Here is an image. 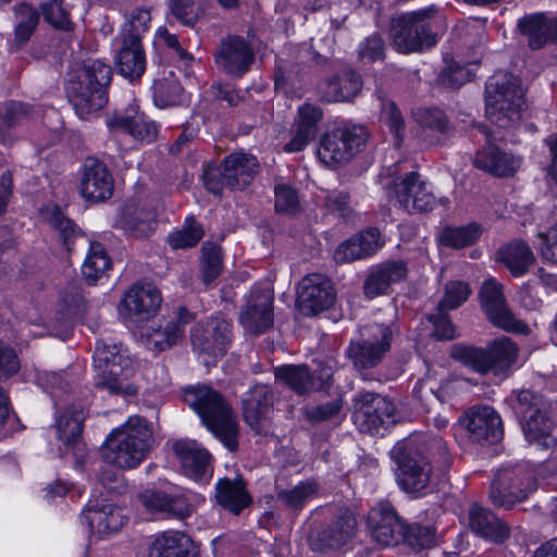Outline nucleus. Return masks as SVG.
<instances>
[{"mask_svg":"<svg viewBox=\"0 0 557 557\" xmlns=\"http://www.w3.org/2000/svg\"><path fill=\"white\" fill-rule=\"evenodd\" d=\"M183 399L227 450H238L239 426L236 414L220 392L208 385L189 386L184 389Z\"/></svg>","mask_w":557,"mask_h":557,"instance_id":"obj_1","label":"nucleus"},{"mask_svg":"<svg viewBox=\"0 0 557 557\" xmlns=\"http://www.w3.org/2000/svg\"><path fill=\"white\" fill-rule=\"evenodd\" d=\"M183 399L227 450H238L239 426L236 414L220 392L208 385L189 386L184 389Z\"/></svg>","mask_w":557,"mask_h":557,"instance_id":"obj_2","label":"nucleus"},{"mask_svg":"<svg viewBox=\"0 0 557 557\" xmlns=\"http://www.w3.org/2000/svg\"><path fill=\"white\" fill-rule=\"evenodd\" d=\"M150 423L143 417L133 416L106 441V461L120 469L137 467L147 456L152 442Z\"/></svg>","mask_w":557,"mask_h":557,"instance_id":"obj_3","label":"nucleus"},{"mask_svg":"<svg viewBox=\"0 0 557 557\" xmlns=\"http://www.w3.org/2000/svg\"><path fill=\"white\" fill-rule=\"evenodd\" d=\"M490 91V123L508 129L518 125L527 109L525 90L521 79L509 72L493 75Z\"/></svg>","mask_w":557,"mask_h":557,"instance_id":"obj_4","label":"nucleus"},{"mask_svg":"<svg viewBox=\"0 0 557 557\" xmlns=\"http://www.w3.org/2000/svg\"><path fill=\"white\" fill-rule=\"evenodd\" d=\"M97 370L94 384L97 388L108 389L111 394L133 396L137 387L128 382L134 373L131 358L121 352L116 345L98 341L94 352Z\"/></svg>","mask_w":557,"mask_h":557,"instance_id":"obj_5","label":"nucleus"},{"mask_svg":"<svg viewBox=\"0 0 557 557\" xmlns=\"http://www.w3.org/2000/svg\"><path fill=\"white\" fill-rule=\"evenodd\" d=\"M438 13L436 5H430L394 17L391 23V37L395 49L410 53L431 48L436 44L431 20Z\"/></svg>","mask_w":557,"mask_h":557,"instance_id":"obj_6","label":"nucleus"},{"mask_svg":"<svg viewBox=\"0 0 557 557\" xmlns=\"http://www.w3.org/2000/svg\"><path fill=\"white\" fill-rule=\"evenodd\" d=\"M259 171V161L250 153L233 152L220 164H209L202 174L205 187L216 196H222L224 187L243 190L251 184Z\"/></svg>","mask_w":557,"mask_h":557,"instance_id":"obj_7","label":"nucleus"},{"mask_svg":"<svg viewBox=\"0 0 557 557\" xmlns=\"http://www.w3.org/2000/svg\"><path fill=\"white\" fill-rule=\"evenodd\" d=\"M393 336L391 325H367L360 337L349 343L346 356L358 371L376 368L391 350Z\"/></svg>","mask_w":557,"mask_h":557,"instance_id":"obj_8","label":"nucleus"},{"mask_svg":"<svg viewBox=\"0 0 557 557\" xmlns=\"http://www.w3.org/2000/svg\"><path fill=\"white\" fill-rule=\"evenodd\" d=\"M395 405L385 396L358 391L351 398V420L361 433L379 434L395 422Z\"/></svg>","mask_w":557,"mask_h":557,"instance_id":"obj_9","label":"nucleus"},{"mask_svg":"<svg viewBox=\"0 0 557 557\" xmlns=\"http://www.w3.org/2000/svg\"><path fill=\"white\" fill-rule=\"evenodd\" d=\"M368 137L362 125L336 127L321 138L318 157L327 166L346 164L363 149Z\"/></svg>","mask_w":557,"mask_h":557,"instance_id":"obj_10","label":"nucleus"},{"mask_svg":"<svg viewBox=\"0 0 557 557\" xmlns=\"http://www.w3.org/2000/svg\"><path fill=\"white\" fill-rule=\"evenodd\" d=\"M356 534V518L351 512L345 510L327 522L310 524L306 542L312 552L323 554L343 549L352 542Z\"/></svg>","mask_w":557,"mask_h":557,"instance_id":"obj_11","label":"nucleus"},{"mask_svg":"<svg viewBox=\"0 0 557 557\" xmlns=\"http://www.w3.org/2000/svg\"><path fill=\"white\" fill-rule=\"evenodd\" d=\"M533 474L524 467L503 466L493 474L490 485V500L500 507L509 508L524 500L534 491Z\"/></svg>","mask_w":557,"mask_h":557,"instance_id":"obj_12","label":"nucleus"},{"mask_svg":"<svg viewBox=\"0 0 557 557\" xmlns=\"http://www.w3.org/2000/svg\"><path fill=\"white\" fill-rule=\"evenodd\" d=\"M393 459L397 465L396 481L403 491L414 494L428 486L432 472L428 456L417 454L413 446L399 443L393 449Z\"/></svg>","mask_w":557,"mask_h":557,"instance_id":"obj_13","label":"nucleus"},{"mask_svg":"<svg viewBox=\"0 0 557 557\" xmlns=\"http://www.w3.org/2000/svg\"><path fill=\"white\" fill-rule=\"evenodd\" d=\"M255 61L252 45L237 35L222 38L214 52L218 70L233 79L244 77L251 70Z\"/></svg>","mask_w":557,"mask_h":557,"instance_id":"obj_14","label":"nucleus"},{"mask_svg":"<svg viewBox=\"0 0 557 557\" xmlns=\"http://www.w3.org/2000/svg\"><path fill=\"white\" fill-rule=\"evenodd\" d=\"M274 393L267 384H256L249 388L242 399L245 422L258 435L268 436L273 433L271 412Z\"/></svg>","mask_w":557,"mask_h":557,"instance_id":"obj_15","label":"nucleus"},{"mask_svg":"<svg viewBox=\"0 0 557 557\" xmlns=\"http://www.w3.org/2000/svg\"><path fill=\"white\" fill-rule=\"evenodd\" d=\"M336 299L335 290L327 276L310 273L301 278L297 289V306L305 317L317 315L330 309Z\"/></svg>","mask_w":557,"mask_h":557,"instance_id":"obj_16","label":"nucleus"},{"mask_svg":"<svg viewBox=\"0 0 557 557\" xmlns=\"http://www.w3.org/2000/svg\"><path fill=\"white\" fill-rule=\"evenodd\" d=\"M394 195L397 203L409 213L431 211L435 206V197L425 182L420 180L418 172L406 173L396 178L391 186L389 196Z\"/></svg>","mask_w":557,"mask_h":557,"instance_id":"obj_17","label":"nucleus"},{"mask_svg":"<svg viewBox=\"0 0 557 557\" xmlns=\"http://www.w3.org/2000/svg\"><path fill=\"white\" fill-rule=\"evenodd\" d=\"M232 341V324L224 318L215 317L197 323L190 331L194 350L211 357L223 356Z\"/></svg>","mask_w":557,"mask_h":557,"instance_id":"obj_18","label":"nucleus"},{"mask_svg":"<svg viewBox=\"0 0 557 557\" xmlns=\"http://www.w3.org/2000/svg\"><path fill=\"white\" fill-rule=\"evenodd\" d=\"M172 448L185 476L195 482H208L211 479L212 456L208 449L193 440H178Z\"/></svg>","mask_w":557,"mask_h":557,"instance_id":"obj_19","label":"nucleus"},{"mask_svg":"<svg viewBox=\"0 0 557 557\" xmlns=\"http://www.w3.org/2000/svg\"><path fill=\"white\" fill-rule=\"evenodd\" d=\"M114 190V178L107 165L95 157L84 161L79 191L90 202H102L111 198Z\"/></svg>","mask_w":557,"mask_h":557,"instance_id":"obj_20","label":"nucleus"},{"mask_svg":"<svg viewBox=\"0 0 557 557\" xmlns=\"http://www.w3.org/2000/svg\"><path fill=\"white\" fill-rule=\"evenodd\" d=\"M239 321L252 334L269 330L273 325V293L267 288H252Z\"/></svg>","mask_w":557,"mask_h":557,"instance_id":"obj_21","label":"nucleus"},{"mask_svg":"<svg viewBox=\"0 0 557 557\" xmlns=\"http://www.w3.org/2000/svg\"><path fill=\"white\" fill-rule=\"evenodd\" d=\"M368 528L375 542L395 546L401 542L405 524L388 503H380L368 516Z\"/></svg>","mask_w":557,"mask_h":557,"instance_id":"obj_22","label":"nucleus"},{"mask_svg":"<svg viewBox=\"0 0 557 557\" xmlns=\"http://www.w3.org/2000/svg\"><path fill=\"white\" fill-rule=\"evenodd\" d=\"M490 323L494 326L515 334L528 335L531 330L518 319L510 309L504 293V285L490 277Z\"/></svg>","mask_w":557,"mask_h":557,"instance_id":"obj_23","label":"nucleus"},{"mask_svg":"<svg viewBox=\"0 0 557 557\" xmlns=\"http://www.w3.org/2000/svg\"><path fill=\"white\" fill-rule=\"evenodd\" d=\"M362 85L361 75L348 69L323 79L318 85L317 92L323 102H345L352 100L361 91Z\"/></svg>","mask_w":557,"mask_h":557,"instance_id":"obj_24","label":"nucleus"},{"mask_svg":"<svg viewBox=\"0 0 557 557\" xmlns=\"http://www.w3.org/2000/svg\"><path fill=\"white\" fill-rule=\"evenodd\" d=\"M69 101L81 119H87L90 114L101 110L108 102V95L84 82L75 74L66 85Z\"/></svg>","mask_w":557,"mask_h":557,"instance_id":"obj_25","label":"nucleus"},{"mask_svg":"<svg viewBox=\"0 0 557 557\" xmlns=\"http://www.w3.org/2000/svg\"><path fill=\"white\" fill-rule=\"evenodd\" d=\"M407 263L403 260L386 261L373 268L363 282V293L368 299H373L389 293L394 283L406 278Z\"/></svg>","mask_w":557,"mask_h":557,"instance_id":"obj_26","label":"nucleus"},{"mask_svg":"<svg viewBox=\"0 0 557 557\" xmlns=\"http://www.w3.org/2000/svg\"><path fill=\"white\" fill-rule=\"evenodd\" d=\"M214 497L216 504L236 516L252 504V497L247 491L246 481L242 475H237L235 479H219L215 484Z\"/></svg>","mask_w":557,"mask_h":557,"instance_id":"obj_27","label":"nucleus"},{"mask_svg":"<svg viewBox=\"0 0 557 557\" xmlns=\"http://www.w3.org/2000/svg\"><path fill=\"white\" fill-rule=\"evenodd\" d=\"M161 295L151 284H134L120 302V311L127 315L153 313L161 304Z\"/></svg>","mask_w":557,"mask_h":557,"instance_id":"obj_28","label":"nucleus"},{"mask_svg":"<svg viewBox=\"0 0 557 557\" xmlns=\"http://www.w3.org/2000/svg\"><path fill=\"white\" fill-rule=\"evenodd\" d=\"M323 117V111L319 106L305 103L298 109V123L295 135L285 145L287 152L304 150L315 138L319 122Z\"/></svg>","mask_w":557,"mask_h":557,"instance_id":"obj_29","label":"nucleus"},{"mask_svg":"<svg viewBox=\"0 0 557 557\" xmlns=\"http://www.w3.org/2000/svg\"><path fill=\"white\" fill-rule=\"evenodd\" d=\"M554 421L546 408H537L523 419L522 431L525 440L540 449L547 450L556 445L553 436Z\"/></svg>","mask_w":557,"mask_h":557,"instance_id":"obj_30","label":"nucleus"},{"mask_svg":"<svg viewBox=\"0 0 557 557\" xmlns=\"http://www.w3.org/2000/svg\"><path fill=\"white\" fill-rule=\"evenodd\" d=\"M495 260L504 264L512 276L520 277L535 263V256L525 242L512 240L498 249Z\"/></svg>","mask_w":557,"mask_h":557,"instance_id":"obj_31","label":"nucleus"},{"mask_svg":"<svg viewBox=\"0 0 557 557\" xmlns=\"http://www.w3.org/2000/svg\"><path fill=\"white\" fill-rule=\"evenodd\" d=\"M149 557H198V550L188 535L168 531L152 542Z\"/></svg>","mask_w":557,"mask_h":557,"instance_id":"obj_32","label":"nucleus"},{"mask_svg":"<svg viewBox=\"0 0 557 557\" xmlns=\"http://www.w3.org/2000/svg\"><path fill=\"white\" fill-rule=\"evenodd\" d=\"M117 224L123 231L135 238L148 237L157 226V213L150 208L126 206Z\"/></svg>","mask_w":557,"mask_h":557,"instance_id":"obj_33","label":"nucleus"},{"mask_svg":"<svg viewBox=\"0 0 557 557\" xmlns=\"http://www.w3.org/2000/svg\"><path fill=\"white\" fill-rule=\"evenodd\" d=\"M90 529L99 535H110L119 532L124 525L126 518L122 509L112 504L101 507H87L84 511Z\"/></svg>","mask_w":557,"mask_h":557,"instance_id":"obj_34","label":"nucleus"},{"mask_svg":"<svg viewBox=\"0 0 557 557\" xmlns=\"http://www.w3.org/2000/svg\"><path fill=\"white\" fill-rule=\"evenodd\" d=\"M517 345L507 336L494 339L490 344V373L497 381H503L511 372V368L517 360Z\"/></svg>","mask_w":557,"mask_h":557,"instance_id":"obj_35","label":"nucleus"},{"mask_svg":"<svg viewBox=\"0 0 557 557\" xmlns=\"http://www.w3.org/2000/svg\"><path fill=\"white\" fill-rule=\"evenodd\" d=\"M41 215L50 227L57 232L61 244L67 250H71L76 239L84 235L81 227L57 205H48L42 208Z\"/></svg>","mask_w":557,"mask_h":557,"instance_id":"obj_36","label":"nucleus"},{"mask_svg":"<svg viewBox=\"0 0 557 557\" xmlns=\"http://www.w3.org/2000/svg\"><path fill=\"white\" fill-rule=\"evenodd\" d=\"M144 505L151 511H159L168 516L184 519L190 516L193 506L184 495H171L161 491H153L144 496Z\"/></svg>","mask_w":557,"mask_h":557,"instance_id":"obj_37","label":"nucleus"},{"mask_svg":"<svg viewBox=\"0 0 557 557\" xmlns=\"http://www.w3.org/2000/svg\"><path fill=\"white\" fill-rule=\"evenodd\" d=\"M117 72L129 81L139 78L146 70V57L141 44L121 40L115 57Z\"/></svg>","mask_w":557,"mask_h":557,"instance_id":"obj_38","label":"nucleus"},{"mask_svg":"<svg viewBox=\"0 0 557 557\" xmlns=\"http://www.w3.org/2000/svg\"><path fill=\"white\" fill-rule=\"evenodd\" d=\"M471 49L473 50V57L478 54L479 58H475L467 65L460 64L456 61L449 62L438 74L437 83L441 86L450 89H458L474 77L473 69H471V66L478 65L481 62L484 55V48L480 44L478 47H471Z\"/></svg>","mask_w":557,"mask_h":557,"instance_id":"obj_39","label":"nucleus"},{"mask_svg":"<svg viewBox=\"0 0 557 557\" xmlns=\"http://www.w3.org/2000/svg\"><path fill=\"white\" fill-rule=\"evenodd\" d=\"M406 444L413 446L417 454L428 456L430 458V466L434 462L442 470H446L453 462L446 442L437 435L418 436L408 440Z\"/></svg>","mask_w":557,"mask_h":557,"instance_id":"obj_40","label":"nucleus"},{"mask_svg":"<svg viewBox=\"0 0 557 557\" xmlns=\"http://www.w3.org/2000/svg\"><path fill=\"white\" fill-rule=\"evenodd\" d=\"M195 318V313L186 307H180L175 321L166 324L162 331L158 330L153 335H150V342L158 350H165L176 345L183 338L185 326L191 323Z\"/></svg>","mask_w":557,"mask_h":557,"instance_id":"obj_41","label":"nucleus"},{"mask_svg":"<svg viewBox=\"0 0 557 557\" xmlns=\"http://www.w3.org/2000/svg\"><path fill=\"white\" fill-rule=\"evenodd\" d=\"M556 22L548 20L543 13L530 14L519 20L518 27L529 38L532 49H540L550 38Z\"/></svg>","mask_w":557,"mask_h":557,"instance_id":"obj_42","label":"nucleus"},{"mask_svg":"<svg viewBox=\"0 0 557 557\" xmlns=\"http://www.w3.org/2000/svg\"><path fill=\"white\" fill-rule=\"evenodd\" d=\"M277 502L293 513L300 512L304 507L317 496L318 484L314 481H301L293 488L276 487Z\"/></svg>","mask_w":557,"mask_h":557,"instance_id":"obj_43","label":"nucleus"},{"mask_svg":"<svg viewBox=\"0 0 557 557\" xmlns=\"http://www.w3.org/2000/svg\"><path fill=\"white\" fill-rule=\"evenodd\" d=\"M275 381L288 386L295 393L304 395L313 387L311 372L306 364H284L274 369Z\"/></svg>","mask_w":557,"mask_h":557,"instance_id":"obj_44","label":"nucleus"},{"mask_svg":"<svg viewBox=\"0 0 557 557\" xmlns=\"http://www.w3.org/2000/svg\"><path fill=\"white\" fill-rule=\"evenodd\" d=\"M482 233V225L475 222L462 226L447 225L440 234V243L449 248L462 249L475 244Z\"/></svg>","mask_w":557,"mask_h":557,"instance_id":"obj_45","label":"nucleus"},{"mask_svg":"<svg viewBox=\"0 0 557 557\" xmlns=\"http://www.w3.org/2000/svg\"><path fill=\"white\" fill-rule=\"evenodd\" d=\"M86 414L82 407H67L57 421L58 437L63 443H73L81 437Z\"/></svg>","mask_w":557,"mask_h":557,"instance_id":"obj_46","label":"nucleus"},{"mask_svg":"<svg viewBox=\"0 0 557 557\" xmlns=\"http://www.w3.org/2000/svg\"><path fill=\"white\" fill-rule=\"evenodd\" d=\"M449 357L474 372L487 373V350L484 348L457 343L450 347Z\"/></svg>","mask_w":557,"mask_h":557,"instance_id":"obj_47","label":"nucleus"},{"mask_svg":"<svg viewBox=\"0 0 557 557\" xmlns=\"http://www.w3.org/2000/svg\"><path fill=\"white\" fill-rule=\"evenodd\" d=\"M459 420L468 431L471 441L482 443L487 440V406H472L465 411Z\"/></svg>","mask_w":557,"mask_h":557,"instance_id":"obj_48","label":"nucleus"},{"mask_svg":"<svg viewBox=\"0 0 557 557\" xmlns=\"http://www.w3.org/2000/svg\"><path fill=\"white\" fill-rule=\"evenodd\" d=\"M58 306V312L64 321L81 318L87 308L82 289L75 285H70L62 292Z\"/></svg>","mask_w":557,"mask_h":557,"instance_id":"obj_49","label":"nucleus"},{"mask_svg":"<svg viewBox=\"0 0 557 557\" xmlns=\"http://www.w3.org/2000/svg\"><path fill=\"white\" fill-rule=\"evenodd\" d=\"M16 24L14 28V41L17 47L25 45L39 23V12L22 3L15 8Z\"/></svg>","mask_w":557,"mask_h":557,"instance_id":"obj_50","label":"nucleus"},{"mask_svg":"<svg viewBox=\"0 0 557 557\" xmlns=\"http://www.w3.org/2000/svg\"><path fill=\"white\" fill-rule=\"evenodd\" d=\"M76 75L82 77L84 82L103 91L108 95L107 90L112 79V69L100 60H87L84 62L83 67L76 72Z\"/></svg>","mask_w":557,"mask_h":557,"instance_id":"obj_51","label":"nucleus"},{"mask_svg":"<svg viewBox=\"0 0 557 557\" xmlns=\"http://www.w3.org/2000/svg\"><path fill=\"white\" fill-rule=\"evenodd\" d=\"M376 96L381 102V119L394 135L395 145L400 146L406 129L403 114L396 103L387 99L382 90H376Z\"/></svg>","mask_w":557,"mask_h":557,"instance_id":"obj_52","label":"nucleus"},{"mask_svg":"<svg viewBox=\"0 0 557 557\" xmlns=\"http://www.w3.org/2000/svg\"><path fill=\"white\" fill-rule=\"evenodd\" d=\"M344 400L337 396L329 401L306 408L305 417L311 423L334 422L339 424L343 421Z\"/></svg>","mask_w":557,"mask_h":557,"instance_id":"obj_53","label":"nucleus"},{"mask_svg":"<svg viewBox=\"0 0 557 557\" xmlns=\"http://www.w3.org/2000/svg\"><path fill=\"white\" fill-rule=\"evenodd\" d=\"M168 5L178 22L193 27L205 14L206 0H168Z\"/></svg>","mask_w":557,"mask_h":557,"instance_id":"obj_54","label":"nucleus"},{"mask_svg":"<svg viewBox=\"0 0 557 557\" xmlns=\"http://www.w3.org/2000/svg\"><path fill=\"white\" fill-rule=\"evenodd\" d=\"M151 21L150 12L146 9H136L133 11L126 23L123 25L120 39L128 44H141V38L149 29Z\"/></svg>","mask_w":557,"mask_h":557,"instance_id":"obj_55","label":"nucleus"},{"mask_svg":"<svg viewBox=\"0 0 557 557\" xmlns=\"http://www.w3.org/2000/svg\"><path fill=\"white\" fill-rule=\"evenodd\" d=\"M202 236L201 225L194 216H188L181 230L174 231L168 236V243L173 249H187L195 247Z\"/></svg>","mask_w":557,"mask_h":557,"instance_id":"obj_56","label":"nucleus"},{"mask_svg":"<svg viewBox=\"0 0 557 557\" xmlns=\"http://www.w3.org/2000/svg\"><path fill=\"white\" fill-rule=\"evenodd\" d=\"M521 165V160L512 152L490 145V174L497 177L512 176Z\"/></svg>","mask_w":557,"mask_h":557,"instance_id":"obj_57","label":"nucleus"},{"mask_svg":"<svg viewBox=\"0 0 557 557\" xmlns=\"http://www.w3.org/2000/svg\"><path fill=\"white\" fill-rule=\"evenodd\" d=\"M152 91L156 106L166 108L181 102L183 88L178 81L171 76L156 81Z\"/></svg>","mask_w":557,"mask_h":557,"instance_id":"obj_58","label":"nucleus"},{"mask_svg":"<svg viewBox=\"0 0 557 557\" xmlns=\"http://www.w3.org/2000/svg\"><path fill=\"white\" fill-rule=\"evenodd\" d=\"M109 268L110 259L104 252L102 246L98 243L91 244L89 253L82 268L85 278L89 284H94Z\"/></svg>","mask_w":557,"mask_h":557,"instance_id":"obj_59","label":"nucleus"},{"mask_svg":"<svg viewBox=\"0 0 557 557\" xmlns=\"http://www.w3.org/2000/svg\"><path fill=\"white\" fill-rule=\"evenodd\" d=\"M202 280L206 284H210L221 273L222 256L221 248L212 243L206 242L202 245Z\"/></svg>","mask_w":557,"mask_h":557,"instance_id":"obj_60","label":"nucleus"},{"mask_svg":"<svg viewBox=\"0 0 557 557\" xmlns=\"http://www.w3.org/2000/svg\"><path fill=\"white\" fill-rule=\"evenodd\" d=\"M404 531L401 542L414 549L430 548L435 543V530L431 527H423L419 523L405 524Z\"/></svg>","mask_w":557,"mask_h":557,"instance_id":"obj_61","label":"nucleus"},{"mask_svg":"<svg viewBox=\"0 0 557 557\" xmlns=\"http://www.w3.org/2000/svg\"><path fill=\"white\" fill-rule=\"evenodd\" d=\"M44 20L55 29L72 30L74 24L67 10L63 7V0H50L42 4Z\"/></svg>","mask_w":557,"mask_h":557,"instance_id":"obj_62","label":"nucleus"},{"mask_svg":"<svg viewBox=\"0 0 557 557\" xmlns=\"http://www.w3.org/2000/svg\"><path fill=\"white\" fill-rule=\"evenodd\" d=\"M275 211L277 213L295 215L300 210L298 193L286 184H280L274 189Z\"/></svg>","mask_w":557,"mask_h":557,"instance_id":"obj_63","label":"nucleus"},{"mask_svg":"<svg viewBox=\"0 0 557 557\" xmlns=\"http://www.w3.org/2000/svg\"><path fill=\"white\" fill-rule=\"evenodd\" d=\"M385 58V41L379 34L366 37L358 46V59L361 62L373 63Z\"/></svg>","mask_w":557,"mask_h":557,"instance_id":"obj_64","label":"nucleus"}]
</instances>
